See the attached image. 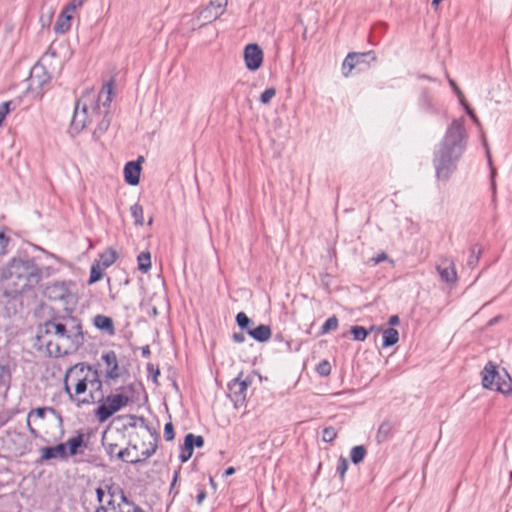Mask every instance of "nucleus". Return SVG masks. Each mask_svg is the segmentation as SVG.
<instances>
[{"instance_id": "nucleus-1", "label": "nucleus", "mask_w": 512, "mask_h": 512, "mask_svg": "<svg viewBox=\"0 0 512 512\" xmlns=\"http://www.w3.org/2000/svg\"><path fill=\"white\" fill-rule=\"evenodd\" d=\"M37 339L49 356L72 354L84 343L81 321L71 315L54 317L40 327Z\"/></svg>"}, {"instance_id": "nucleus-2", "label": "nucleus", "mask_w": 512, "mask_h": 512, "mask_svg": "<svg viewBox=\"0 0 512 512\" xmlns=\"http://www.w3.org/2000/svg\"><path fill=\"white\" fill-rule=\"evenodd\" d=\"M113 83L103 85L97 93L93 90L86 91L78 99L75 105L71 129L76 133L94 122L97 123L95 135L105 133L110 125L109 107L112 101Z\"/></svg>"}, {"instance_id": "nucleus-3", "label": "nucleus", "mask_w": 512, "mask_h": 512, "mask_svg": "<svg viewBox=\"0 0 512 512\" xmlns=\"http://www.w3.org/2000/svg\"><path fill=\"white\" fill-rule=\"evenodd\" d=\"M5 277L11 281L15 292L22 293L39 283L41 270L30 259H12Z\"/></svg>"}, {"instance_id": "nucleus-4", "label": "nucleus", "mask_w": 512, "mask_h": 512, "mask_svg": "<svg viewBox=\"0 0 512 512\" xmlns=\"http://www.w3.org/2000/svg\"><path fill=\"white\" fill-rule=\"evenodd\" d=\"M74 386L75 395L84 394L88 388L90 390L99 391L102 388V382L99 379L97 370L92 369L85 364H77L70 368L65 376L64 386L65 391L72 398L70 386Z\"/></svg>"}, {"instance_id": "nucleus-5", "label": "nucleus", "mask_w": 512, "mask_h": 512, "mask_svg": "<svg viewBox=\"0 0 512 512\" xmlns=\"http://www.w3.org/2000/svg\"><path fill=\"white\" fill-rule=\"evenodd\" d=\"M132 401L126 388L117 389V392L101 399V403L95 410V416L100 423L107 421L112 415L128 406Z\"/></svg>"}, {"instance_id": "nucleus-6", "label": "nucleus", "mask_w": 512, "mask_h": 512, "mask_svg": "<svg viewBox=\"0 0 512 512\" xmlns=\"http://www.w3.org/2000/svg\"><path fill=\"white\" fill-rule=\"evenodd\" d=\"M482 385L486 389L496 390L508 395L512 392V379L505 369L498 371L497 366L489 361L482 372Z\"/></svg>"}, {"instance_id": "nucleus-7", "label": "nucleus", "mask_w": 512, "mask_h": 512, "mask_svg": "<svg viewBox=\"0 0 512 512\" xmlns=\"http://www.w3.org/2000/svg\"><path fill=\"white\" fill-rule=\"evenodd\" d=\"M101 507L96 512H142L137 506L129 502L123 493L106 494L102 488L96 490Z\"/></svg>"}, {"instance_id": "nucleus-8", "label": "nucleus", "mask_w": 512, "mask_h": 512, "mask_svg": "<svg viewBox=\"0 0 512 512\" xmlns=\"http://www.w3.org/2000/svg\"><path fill=\"white\" fill-rule=\"evenodd\" d=\"M463 123L464 117L450 123V168L462 157L466 149L468 136Z\"/></svg>"}, {"instance_id": "nucleus-9", "label": "nucleus", "mask_w": 512, "mask_h": 512, "mask_svg": "<svg viewBox=\"0 0 512 512\" xmlns=\"http://www.w3.org/2000/svg\"><path fill=\"white\" fill-rule=\"evenodd\" d=\"M376 61V55L373 51L366 53H349L342 63V73L348 77L353 69L359 67L363 69L370 66L371 62Z\"/></svg>"}, {"instance_id": "nucleus-10", "label": "nucleus", "mask_w": 512, "mask_h": 512, "mask_svg": "<svg viewBox=\"0 0 512 512\" xmlns=\"http://www.w3.org/2000/svg\"><path fill=\"white\" fill-rule=\"evenodd\" d=\"M148 436L150 439L148 448L141 450L137 444H134L132 449L120 450L117 454L118 457L122 460L136 463L152 456L156 451V438L152 434Z\"/></svg>"}, {"instance_id": "nucleus-11", "label": "nucleus", "mask_w": 512, "mask_h": 512, "mask_svg": "<svg viewBox=\"0 0 512 512\" xmlns=\"http://www.w3.org/2000/svg\"><path fill=\"white\" fill-rule=\"evenodd\" d=\"M249 384L247 379L241 378V374L228 384V395L236 408L244 404Z\"/></svg>"}, {"instance_id": "nucleus-12", "label": "nucleus", "mask_w": 512, "mask_h": 512, "mask_svg": "<svg viewBox=\"0 0 512 512\" xmlns=\"http://www.w3.org/2000/svg\"><path fill=\"white\" fill-rule=\"evenodd\" d=\"M243 57L246 68L256 71L262 66L264 54L259 45L250 43L245 46Z\"/></svg>"}, {"instance_id": "nucleus-13", "label": "nucleus", "mask_w": 512, "mask_h": 512, "mask_svg": "<svg viewBox=\"0 0 512 512\" xmlns=\"http://www.w3.org/2000/svg\"><path fill=\"white\" fill-rule=\"evenodd\" d=\"M46 296L53 301H63L70 304L74 301L75 296L70 292L68 287L61 282H55L46 287Z\"/></svg>"}, {"instance_id": "nucleus-14", "label": "nucleus", "mask_w": 512, "mask_h": 512, "mask_svg": "<svg viewBox=\"0 0 512 512\" xmlns=\"http://www.w3.org/2000/svg\"><path fill=\"white\" fill-rule=\"evenodd\" d=\"M105 367V377L109 380H117L122 374L117 355L114 351H107L101 355Z\"/></svg>"}, {"instance_id": "nucleus-15", "label": "nucleus", "mask_w": 512, "mask_h": 512, "mask_svg": "<svg viewBox=\"0 0 512 512\" xmlns=\"http://www.w3.org/2000/svg\"><path fill=\"white\" fill-rule=\"evenodd\" d=\"M39 463L47 462L50 460H66L68 452L66 451V444L60 443L52 447H43L40 449Z\"/></svg>"}, {"instance_id": "nucleus-16", "label": "nucleus", "mask_w": 512, "mask_h": 512, "mask_svg": "<svg viewBox=\"0 0 512 512\" xmlns=\"http://www.w3.org/2000/svg\"><path fill=\"white\" fill-rule=\"evenodd\" d=\"M228 0H211L209 6L200 12V18L204 22L216 20L224 13Z\"/></svg>"}, {"instance_id": "nucleus-17", "label": "nucleus", "mask_w": 512, "mask_h": 512, "mask_svg": "<svg viewBox=\"0 0 512 512\" xmlns=\"http://www.w3.org/2000/svg\"><path fill=\"white\" fill-rule=\"evenodd\" d=\"M50 80L43 64H36L33 66L29 77V86L31 89H41Z\"/></svg>"}, {"instance_id": "nucleus-18", "label": "nucleus", "mask_w": 512, "mask_h": 512, "mask_svg": "<svg viewBox=\"0 0 512 512\" xmlns=\"http://www.w3.org/2000/svg\"><path fill=\"white\" fill-rule=\"evenodd\" d=\"M450 88L453 90V92L455 93V95L457 96L458 98V101L460 103V105L464 108L465 112L467 113V115L471 118V120L476 124V125H480V122H479V119L477 117V115L475 114L474 110L471 108V106L469 105V103L467 102L466 98H465V95L463 93V91L458 87V85L450 79Z\"/></svg>"}, {"instance_id": "nucleus-19", "label": "nucleus", "mask_w": 512, "mask_h": 512, "mask_svg": "<svg viewBox=\"0 0 512 512\" xmlns=\"http://www.w3.org/2000/svg\"><path fill=\"white\" fill-rule=\"evenodd\" d=\"M447 163H448V148L442 144L439 151L436 153L435 166L438 178L447 177Z\"/></svg>"}, {"instance_id": "nucleus-20", "label": "nucleus", "mask_w": 512, "mask_h": 512, "mask_svg": "<svg viewBox=\"0 0 512 512\" xmlns=\"http://www.w3.org/2000/svg\"><path fill=\"white\" fill-rule=\"evenodd\" d=\"M47 412L54 414L55 410L51 407H41V408L32 409L28 413L27 419H26V425H27V428L33 438H37L39 436V434H38L37 430L31 425V419L36 418V419L42 420V419H44L45 414Z\"/></svg>"}, {"instance_id": "nucleus-21", "label": "nucleus", "mask_w": 512, "mask_h": 512, "mask_svg": "<svg viewBox=\"0 0 512 512\" xmlns=\"http://www.w3.org/2000/svg\"><path fill=\"white\" fill-rule=\"evenodd\" d=\"M72 17L73 12L69 8L65 7L58 17V20L54 27V31L58 34H63L67 32L71 27Z\"/></svg>"}, {"instance_id": "nucleus-22", "label": "nucleus", "mask_w": 512, "mask_h": 512, "mask_svg": "<svg viewBox=\"0 0 512 512\" xmlns=\"http://www.w3.org/2000/svg\"><path fill=\"white\" fill-rule=\"evenodd\" d=\"M141 167L138 162H128L124 167L125 181L130 185H137L139 183Z\"/></svg>"}, {"instance_id": "nucleus-23", "label": "nucleus", "mask_w": 512, "mask_h": 512, "mask_svg": "<svg viewBox=\"0 0 512 512\" xmlns=\"http://www.w3.org/2000/svg\"><path fill=\"white\" fill-rule=\"evenodd\" d=\"M248 334L259 342H266L271 338L272 332L268 325L261 324L254 329H248Z\"/></svg>"}, {"instance_id": "nucleus-24", "label": "nucleus", "mask_w": 512, "mask_h": 512, "mask_svg": "<svg viewBox=\"0 0 512 512\" xmlns=\"http://www.w3.org/2000/svg\"><path fill=\"white\" fill-rule=\"evenodd\" d=\"M94 325L98 329L106 331L111 335L114 333L113 321L110 317L105 315H97L94 318Z\"/></svg>"}, {"instance_id": "nucleus-25", "label": "nucleus", "mask_w": 512, "mask_h": 512, "mask_svg": "<svg viewBox=\"0 0 512 512\" xmlns=\"http://www.w3.org/2000/svg\"><path fill=\"white\" fill-rule=\"evenodd\" d=\"M65 444L66 451L68 452V454L74 456L78 454L79 448L82 447L84 444L83 435L79 434L75 437L69 438Z\"/></svg>"}, {"instance_id": "nucleus-26", "label": "nucleus", "mask_w": 512, "mask_h": 512, "mask_svg": "<svg viewBox=\"0 0 512 512\" xmlns=\"http://www.w3.org/2000/svg\"><path fill=\"white\" fill-rule=\"evenodd\" d=\"M117 259V254L113 249H108L102 253L97 261V264L104 269L110 267Z\"/></svg>"}, {"instance_id": "nucleus-27", "label": "nucleus", "mask_w": 512, "mask_h": 512, "mask_svg": "<svg viewBox=\"0 0 512 512\" xmlns=\"http://www.w3.org/2000/svg\"><path fill=\"white\" fill-rule=\"evenodd\" d=\"M11 380V369L9 364L0 359V388L8 386Z\"/></svg>"}, {"instance_id": "nucleus-28", "label": "nucleus", "mask_w": 512, "mask_h": 512, "mask_svg": "<svg viewBox=\"0 0 512 512\" xmlns=\"http://www.w3.org/2000/svg\"><path fill=\"white\" fill-rule=\"evenodd\" d=\"M192 440H194V438H192V433L185 436L184 445L179 455V459L183 463L187 462L192 456V445L190 443Z\"/></svg>"}, {"instance_id": "nucleus-29", "label": "nucleus", "mask_w": 512, "mask_h": 512, "mask_svg": "<svg viewBox=\"0 0 512 512\" xmlns=\"http://www.w3.org/2000/svg\"><path fill=\"white\" fill-rule=\"evenodd\" d=\"M399 340L398 331L394 328H387L383 331V347L396 344Z\"/></svg>"}, {"instance_id": "nucleus-30", "label": "nucleus", "mask_w": 512, "mask_h": 512, "mask_svg": "<svg viewBox=\"0 0 512 512\" xmlns=\"http://www.w3.org/2000/svg\"><path fill=\"white\" fill-rule=\"evenodd\" d=\"M138 269L147 273L151 268V255L149 252H142L137 257Z\"/></svg>"}, {"instance_id": "nucleus-31", "label": "nucleus", "mask_w": 512, "mask_h": 512, "mask_svg": "<svg viewBox=\"0 0 512 512\" xmlns=\"http://www.w3.org/2000/svg\"><path fill=\"white\" fill-rule=\"evenodd\" d=\"M482 252H483V248H482V246H481V245H479V244H475V245H473V246L471 247V249H470V255H469V257H468V258H469V260H468V265H469L470 267H472V268H473V267L477 264V262H478V260H479V258H480V256H481V254H482Z\"/></svg>"}, {"instance_id": "nucleus-32", "label": "nucleus", "mask_w": 512, "mask_h": 512, "mask_svg": "<svg viewBox=\"0 0 512 512\" xmlns=\"http://www.w3.org/2000/svg\"><path fill=\"white\" fill-rule=\"evenodd\" d=\"M365 455H366V449L362 445L354 446L351 449L350 456H351V460L354 464H359L360 462H362Z\"/></svg>"}, {"instance_id": "nucleus-33", "label": "nucleus", "mask_w": 512, "mask_h": 512, "mask_svg": "<svg viewBox=\"0 0 512 512\" xmlns=\"http://www.w3.org/2000/svg\"><path fill=\"white\" fill-rule=\"evenodd\" d=\"M392 431V425L388 421H384L378 429L377 439L379 442L385 441Z\"/></svg>"}, {"instance_id": "nucleus-34", "label": "nucleus", "mask_w": 512, "mask_h": 512, "mask_svg": "<svg viewBox=\"0 0 512 512\" xmlns=\"http://www.w3.org/2000/svg\"><path fill=\"white\" fill-rule=\"evenodd\" d=\"M130 211H131L132 217L134 218L135 224L139 225V226L143 225L144 218H143L142 206L136 203L133 206H131Z\"/></svg>"}, {"instance_id": "nucleus-35", "label": "nucleus", "mask_w": 512, "mask_h": 512, "mask_svg": "<svg viewBox=\"0 0 512 512\" xmlns=\"http://www.w3.org/2000/svg\"><path fill=\"white\" fill-rule=\"evenodd\" d=\"M103 270H104V268H102L100 266V264H97V263L93 264L91 267L88 283L93 284V283L98 282L103 276Z\"/></svg>"}, {"instance_id": "nucleus-36", "label": "nucleus", "mask_w": 512, "mask_h": 512, "mask_svg": "<svg viewBox=\"0 0 512 512\" xmlns=\"http://www.w3.org/2000/svg\"><path fill=\"white\" fill-rule=\"evenodd\" d=\"M337 327H338V319L336 316H332V317L328 318L325 321V323L322 325L321 334L322 335L327 334L330 331L337 329Z\"/></svg>"}, {"instance_id": "nucleus-37", "label": "nucleus", "mask_w": 512, "mask_h": 512, "mask_svg": "<svg viewBox=\"0 0 512 512\" xmlns=\"http://www.w3.org/2000/svg\"><path fill=\"white\" fill-rule=\"evenodd\" d=\"M353 339L356 341H364L368 335L367 330L361 326H353L351 328Z\"/></svg>"}, {"instance_id": "nucleus-38", "label": "nucleus", "mask_w": 512, "mask_h": 512, "mask_svg": "<svg viewBox=\"0 0 512 512\" xmlns=\"http://www.w3.org/2000/svg\"><path fill=\"white\" fill-rule=\"evenodd\" d=\"M236 322L241 329H246L248 331L251 320L244 312H239L236 315Z\"/></svg>"}, {"instance_id": "nucleus-39", "label": "nucleus", "mask_w": 512, "mask_h": 512, "mask_svg": "<svg viewBox=\"0 0 512 512\" xmlns=\"http://www.w3.org/2000/svg\"><path fill=\"white\" fill-rule=\"evenodd\" d=\"M53 15H54V10L51 7H48L47 9L45 7H43L42 14L40 17L42 25L43 26L49 25L52 20Z\"/></svg>"}, {"instance_id": "nucleus-40", "label": "nucleus", "mask_w": 512, "mask_h": 512, "mask_svg": "<svg viewBox=\"0 0 512 512\" xmlns=\"http://www.w3.org/2000/svg\"><path fill=\"white\" fill-rule=\"evenodd\" d=\"M337 437V431L334 427H325L323 429L322 439L324 442H332Z\"/></svg>"}, {"instance_id": "nucleus-41", "label": "nucleus", "mask_w": 512, "mask_h": 512, "mask_svg": "<svg viewBox=\"0 0 512 512\" xmlns=\"http://www.w3.org/2000/svg\"><path fill=\"white\" fill-rule=\"evenodd\" d=\"M316 371L321 376H328L331 373V365L327 360H323L317 365Z\"/></svg>"}, {"instance_id": "nucleus-42", "label": "nucleus", "mask_w": 512, "mask_h": 512, "mask_svg": "<svg viewBox=\"0 0 512 512\" xmlns=\"http://www.w3.org/2000/svg\"><path fill=\"white\" fill-rule=\"evenodd\" d=\"M276 95L275 88H268L260 95V101L262 104H268Z\"/></svg>"}, {"instance_id": "nucleus-43", "label": "nucleus", "mask_w": 512, "mask_h": 512, "mask_svg": "<svg viewBox=\"0 0 512 512\" xmlns=\"http://www.w3.org/2000/svg\"><path fill=\"white\" fill-rule=\"evenodd\" d=\"M347 469H348V461H347V459L344 458V457H340L339 463H338V466H337V472L339 473L341 478H344Z\"/></svg>"}, {"instance_id": "nucleus-44", "label": "nucleus", "mask_w": 512, "mask_h": 512, "mask_svg": "<svg viewBox=\"0 0 512 512\" xmlns=\"http://www.w3.org/2000/svg\"><path fill=\"white\" fill-rule=\"evenodd\" d=\"M9 243V238L5 235L4 232H0V256H3L7 253V245Z\"/></svg>"}, {"instance_id": "nucleus-45", "label": "nucleus", "mask_w": 512, "mask_h": 512, "mask_svg": "<svg viewBox=\"0 0 512 512\" xmlns=\"http://www.w3.org/2000/svg\"><path fill=\"white\" fill-rule=\"evenodd\" d=\"M10 104L11 102H4L0 105V126L2 125L4 119L10 111Z\"/></svg>"}, {"instance_id": "nucleus-46", "label": "nucleus", "mask_w": 512, "mask_h": 512, "mask_svg": "<svg viewBox=\"0 0 512 512\" xmlns=\"http://www.w3.org/2000/svg\"><path fill=\"white\" fill-rule=\"evenodd\" d=\"M164 437L167 441L174 439V428L172 423H167L164 427Z\"/></svg>"}, {"instance_id": "nucleus-47", "label": "nucleus", "mask_w": 512, "mask_h": 512, "mask_svg": "<svg viewBox=\"0 0 512 512\" xmlns=\"http://www.w3.org/2000/svg\"><path fill=\"white\" fill-rule=\"evenodd\" d=\"M192 438H194V440L190 442L192 445V451L194 450V447H202L204 445V439L202 436L192 434Z\"/></svg>"}, {"instance_id": "nucleus-48", "label": "nucleus", "mask_w": 512, "mask_h": 512, "mask_svg": "<svg viewBox=\"0 0 512 512\" xmlns=\"http://www.w3.org/2000/svg\"><path fill=\"white\" fill-rule=\"evenodd\" d=\"M84 0H72L66 7L74 12L77 8L82 7Z\"/></svg>"}, {"instance_id": "nucleus-49", "label": "nucleus", "mask_w": 512, "mask_h": 512, "mask_svg": "<svg viewBox=\"0 0 512 512\" xmlns=\"http://www.w3.org/2000/svg\"><path fill=\"white\" fill-rule=\"evenodd\" d=\"M233 340L236 342V343H242L244 342L245 340V336L243 333H234L233 334Z\"/></svg>"}, {"instance_id": "nucleus-50", "label": "nucleus", "mask_w": 512, "mask_h": 512, "mask_svg": "<svg viewBox=\"0 0 512 512\" xmlns=\"http://www.w3.org/2000/svg\"><path fill=\"white\" fill-rule=\"evenodd\" d=\"M438 271L440 273V276L441 278L444 280V281H447L448 282V270L446 268H440L438 267Z\"/></svg>"}, {"instance_id": "nucleus-51", "label": "nucleus", "mask_w": 512, "mask_h": 512, "mask_svg": "<svg viewBox=\"0 0 512 512\" xmlns=\"http://www.w3.org/2000/svg\"><path fill=\"white\" fill-rule=\"evenodd\" d=\"M206 498V492L204 490H201L199 494L197 495V504H202L204 499Z\"/></svg>"}, {"instance_id": "nucleus-52", "label": "nucleus", "mask_w": 512, "mask_h": 512, "mask_svg": "<svg viewBox=\"0 0 512 512\" xmlns=\"http://www.w3.org/2000/svg\"><path fill=\"white\" fill-rule=\"evenodd\" d=\"M399 317L397 315H392L390 318H389V324L390 325H397L399 324Z\"/></svg>"}, {"instance_id": "nucleus-53", "label": "nucleus", "mask_w": 512, "mask_h": 512, "mask_svg": "<svg viewBox=\"0 0 512 512\" xmlns=\"http://www.w3.org/2000/svg\"><path fill=\"white\" fill-rule=\"evenodd\" d=\"M456 278H457L456 271H455L454 267L450 265V278H449L450 283L452 281L456 280Z\"/></svg>"}, {"instance_id": "nucleus-54", "label": "nucleus", "mask_w": 512, "mask_h": 512, "mask_svg": "<svg viewBox=\"0 0 512 512\" xmlns=\"http://www.w3.org/2000/svg\"><path fill=\"white\" fill-rule=\"evenodd\" d=\"M234 473H235V469L233 467H229L225 470L224 475L230 476V475H233Z\"/></svg>"}, {"instance_id": "nucleus-55", "label": "nucleus", "mask_w": 512, "mask_h": 512, "mask_svg": "<svg viewBox=\"0 0 512 512\" xmlns=\"http://www.w3.org/2000/svg\"><path fill=\"white\" fill-rule=\"evenodd\" d=\"M178 477H179V471H175L174 476H173V480H172V483H171V487H174V485L176 484V482L178 480Z\"/></svg>"}, {"instance_id": "nucleus-56", "label": "nucleus", "mask_w": 512, "mask_h": 512, "mask_svg": "<svg viewBox=\"0 0 512 512\" xmlns=\"http://www.w3.org/2000/svg\"><path fill=\"white\" fill-rule=\"evenodd\" d=\"M384 259H386V254L383 253V254H381L379 257H377L375 259V263L378 264V263H380Z\"/></svg>"}, {"instance_id": "nucleus-57", "label": "nucleus", "mask_w": 512, "mask_h": 512, "mask_svg": "<svg viewBox=\"0 0 512 512\" xmlns=\"http://www.w3.org/2000/svg\"><path fill=\"white\" fill-rule=\"evenodd\" d=\"M93 401H94V396L91 393L90 394V399H83L82 403H90V402H93Z\"/></svg>"}, {"instance_id": "nucleus-58", "label": "nucleus", "mask_w": 512, "mask_h": 512, "mask_svg": "<svg viewBox=\"0 0 512 512\" xmlns=\"http://www.w3.org/2000/svg\"><path fill=\"white\" fill-rule=\"evenodd\" d=\"M486 153H487V157H488L489 164L491 165V164H492V161H491V154H490V151H489V149H488V148H487V150H486Z\"/></svg>"}, {"instance_id": "nucleus-59", "label": "nucleus", "mask_w": 512, "mask_h": 512, "mask_svg": "<svg viewBox=\"0 0 512 512\" xmlns=\"http://www.w3.org/2000/svg\"><path fill=\"white\" fill-rule=\"evenodd\" d=\"M108 451H109V453H110V454L114 453V446H113V445H110V447H109V450H108Z\"/></svg>"}, {"instance_id": "nucleus-60", "label": "nucleus", "mask_w": 512, "mask_h": 512, "mask_svg": "<svg viewBox=\"0 0 512 512\" xmlns=\"http://www.w3.org/2000/svg\"><path fill=\"white\" fill-rule=\"evenodd\" d=\"M495 173H496V172H495V169H494V168H491V176H492V177H494Z\"/></svg>"}, {"instance_id": "nucleus-61", "label": "nucleus", "mask_w": 512, "mask_h": 512, "mask_svg": "<svg viewBox=\"0 0 512 512\" xmlns=\"http://www.w3.org/2000/svg\"><path fill=\"white\" fill-rule=\"evenodd\" d=\"M211 485H214V481L212 478H210Z\"/></svg>"}]
</instances>
